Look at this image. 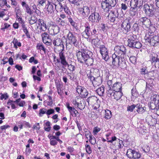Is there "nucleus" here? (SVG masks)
I'll list each match as a JSON object with an SVG mask.
<instances>
[{
    "instance_id": "1",
    "label": "nucleus",
    "mask_w": 159,
    "mask_h": 159,
    "mask_svg": "<svg viewBox=\"0 0 159 159\" xmlns=\"http://www.w3.org/2000/svg\"><path fill=\"white\" fill-rule=\"evenodd\" d=\"M91 52L87 50L81 49L80 50H77L76 51V55L77 59L80 63H83L84 61L91 56L92 55Z\"/></svg>"
},
{
    "instance_id": "2",
    "label": "nucleus",
    "mask_w": 159,
    "mask_h": 159,
    "mask_svg": "<svg viewBox=\"0 0 159 159\" xmlns=\"http://www.w3.org/2000/svg\"><path fill=\"white\" fill-rule=\"evenodd\" d=\"M128 46L129 47L138 49L140 48L142 46V44L139 42L137 41L136 36L131 34L128 36Z\"/></svg>"
},
{
    "instance_id": "3",
    "label": "nucleus",
    "mask_w": 159,
    "mask_h": 159,
    "mask_svg": "<svg viewBox=\"0 0 159 159\" xmlns=\"http://www.w3.org/2000/svg\"><path fill=\"white\" fill-rule=\"evenodd\" d=\"M125 57H120L113 54L112 55V65L116 67L122 66V65L125 63Z\"/></svg>"
},
{
    "instance_id": "4",
    "label": "nucleus",
    "mask_w": 159,
    "mask_h": 159,
    "mask_svg": "<svg viewBox=\"0 0 159 159\" xmlns=\"http://www.w3.org/2000/svg\"><path fill=\"white\" fill-rule=\"evenodd\" d=\"M116 0H105L101 3V7L104 11L107 12L116 4Z\"/></svg>"
},
{
    "instance_id": "5",
    "label": "nucleus",
    "mask_w": 159,
    "mask_h": 159,
    "mask_svg": "<svg viewBox=\"0 0 159 159\" xmlns=\"http://www.w3.org/2000/svg\"><path fill=\"white\" fill-rule=\"evenodd\" d=\"M144 39L146 42H148L152 46H154L159 41L158 36L154 35L151 33H148L146 34Z\"/></svg>"
},
{
    "instance_id": "6",
    "label": "nucleus",
    "mask_w": 159,
    "mask_h": 159,
    "mask_svg": "<svg viewBox=\"0 0 159 159\" xmlns=\"http://www.w3.org/2000/svg\"><path fill=\"white\" fill-rule=\"evenodd\" d=\"M143 9L146 16L148 17H152L154 15V9L152 4H144Z\"/></svg>"
},
{
    "instance_id": "7",
    "label": "nucleus",
    "mask_w": 159,
    "mask_h": 159,
    "mask_svg": "<svg viewBox=\"0 0 159 159\" xmlns=\"http://www.w3.org/2000/svg\"><path fill=\"white\" fill-rule=\"evenodd\" d=\"M87 101L88 102L89 104H90L93 107L94 109H96L99 107L100 101L95 96L89 97L87 99Z\"/></svg>"
},
{
    "instance_id": "8",
    "label": "nucleus",
    "mask_w": 159,
    "mask_h": 159,
    "mask_svg": "<svg viewBox=\"0 0 159 159\" xmlns=\"http://www.w3.org/2000/svg\"><path fill=\"white\" fill-rule=\"evenodd\" d=\"M115 52L116 55H119V56L122 57L126 58V50L125 47L123 45L116 46L114 48Z\"/></svg>"
},
{
    "instance_id": "9",
    "label": "nucleus",
    "mask_w": 159,
    "mask_h": 159,
    "mask_svg": "<svg viewBox=\"0 0 159 159\" xmlns=\"http://www.w3.org/2000/svg\"><path fill=\"white\" fill-rule=\"evenodd\" d=\"M88 78L92 82L93 86L97 87L100 85L102 82V80L101 77L98 76L94 78L91 74H87Z\"/></svg>"
},
{
    "instance_id": "10",
    "label": "nucleus",
    "mask_w": 159,
    "mask_h": 159,
    "mask_svg": "<svg viewBox=\"0 0 159 159\" xmlns=\"http://www.w3.org/2000/svg\"><path fill=\"white\" fill-rule=\"evenodd\" d=\"M143 4L142 0H131L130 2L131 5H132L134 7H131L130 9V14L131 16H134L135 13L133 12V10L135 8L137 7H140Z\"/></svg>"
},
{
    "instance_id": "11",
    "label": "nucleus",
    "mask_w": 159,
    "mask_h": 159,
    "mask_svg": "<svg viewBox=\"0 0 159 159\" xmlns=\"http://www.w3.org/2000/svg\"><path fill=\"white\" fill-rule=\"evenodd\" d=\"M126 155L130 158H139L141 156V154L139 152L131 149L127 150Z\"/></svg>"
},
{
    "instance_id": "12",
    "label": "nucleus",
    "mask_w": 159,
    "mask_h": 159,
    "mask_svg": "<svg viewBox=\"0 0 159 159\" xmlns=\"http://www.w3.org/2000/svg\"><path fill=\"white\" fill-rule=\"evenodd\" d=\"M67 41L70 44H73L75 46H77L78 44L76 38L74 34L71 32H69L67 34Z\"/></svg>"
},
{
    "instance_id": "13",
    "label": "nucleus",
    "mask_w": 159,
    "mask_h": 159,
    "mask_svg": "<svg viewBox=\"0 0 159 159\" xmlns=\"http://www.w3.org/2000/svg\"><path fill=\"white\" fill-rule=\"evenodd\" d=\"M151 102L150 104V107L152 109L156 108V106L159 103V96L156 94H154L151 98Z\"/></svg>"
},
{
    "instance_id": "14",
    "label": "nucleus",
    "mask_w": 159,
    "mask_h": 159,
    "mask_svg": "<svg viewBox=\"0 0 159 159\" xmlns=\"http://www.w3.org/2000/svg\"><path fill=\"white\" fill-rule=\"evenodd\" d=\"M115 141V143L114 145L116 148H121L122 144H123V141L119 139H117L115 136H113L111 137V139L109 140V139H107V142L110 143H113V142Z\"/></svg>"
},
{
    "instance_id": "15",
    "label": "nucleus",
    "mask_w": 159,
    "mask_h": 159,
    "mask_svg": "<svg viewBox=\"0 0 159 159\" xmlns=\"http://www.w3.org/2000/svg\"><path fill=\"white\" fill-rule=\"evenodd\" d=\"M150 60L152 65L156 68L159 67V60L157 54L155 53L152 54L150 56Z\"/></svg>"
},
{
    "instance_id": "16",
    "label": "nucleus",
    "mask_w": 159,
    "mask_h": 159,
    "mask_svg": "<svg viewBox=\"0 0 159 159\" xmlns=\"http://www.w3.org/2000/svg\"><path fill=\"white\" fill-rule=\"evenodd\" d=\"M59 57L60 58V62L62 65L61 67V70L64 71L65 67L67 66L68 65V63L66 60V57L62 51L60 52L59 53Z\"/></svg>"
},
{
    "instance_id": "17",
    "label": "nucleus",
    "mask_w": 159,
    "mask_h": 159,
    "mask_svg": "<svg viewBox=\"0 0 159 159\" xmlns=\"http://www.w3.org/2000/svg\"><path fill=\"white\" fill-rule=\"evenodd\" d=\"M53 44L55 47L54 48H59V51H63L64 50V46L62 43L61 40L58 38H55L52 41Z\"/></svg>"
},
{
    "instance_id": "18",
    "label": "nucleus",
    "mask_w": 159,
    "mask_h": 159,
    "mask_svg": "<svg viewBox=\"0 0 159 159\" xmlns=\"http://www.w3.org/2000/svg\"><path fill=\"white\" fill-rule=\"evenodd\" d=\"M100 48V53L102 55L103 58L106 61H107L109 58V56L107 49L103 45L101 46Z\"/></svg>"
},
{
    "instance_id": "19",
    "label": "nucleus",
    "mask_w": 159,
    "mask_h": 159,
    "mask_svg": "<svg viewBox=\"0 0 159 159\" xmlns=\"http://www.w3.org/2000/svg\"><path fill=\"white\" fill-rule=\"evenodd\" d=\"M121 27L125 33L128 32L130 29V26L129 20L126 19L124 20L121 25Z\"/></svg>"
},
{
    "instance_id": "20",
    "label": "nucleus",
    "mask_w": 159,
    "mask_h": 159,
    "mask_svg": "<svg viewBox=\"0 0 159 159\" xmlns=\"http://www.w3.org/2000/svg\"><path fill=\"white\" fill-rule=\"evenodd\" d=\"M41 36L44 43L48 46L51 45L52 40L47 33L45 32L43 33L42 34Z\"/></svg>"
},
{
    "instance_id": "21",
    "label": "nucleus",
    "mask_w": 159,
    "mask_h": 159,
    "mask_svg": "<svg viewBox=\"0 0 159 159\" xmlns=\"http://www.w3.org/2000/svg\"><path fill=\"white\" fill-rule=\"evenodd\" d=\"M89 19L92 22H98L101 19V17L97 12L92 13L89 17Z\"/></svg>"
},
{
    "instance_id": "22",
    "label": "nucleus",
    "mask_w": 159,
    "mask_h": 159,
    "mask_svg": "<svg viewBox=\"0 0 159 159\" xmlns=\"http://www.w3.org/2000/svg\"><path fill=\"white\" fill-rule=\"evenodd\" d=\"M79 11L81 15L84 17L87 16L90 13L89 8L87 6H84L80 8Z\"/></svg>"
},
{
    "instance_id": "23",
    "label": "nucleus",
    "mask_w": 159,
    "mask_h": 159,
    "mask_svg": "<svg viewBox=\"0 0 159 159\" xmlns=\"http://www.w3.org/2000/svg\"><path fill=\"white\" fill-rule=\"evenodd\" d=\"M77 91L83 98H86L88 94L87 89L83 87L78 86L77 88Z\"/></svg>"
},
{
    "instance_id": "24",
    "label": "nucleus",
    "mask_w": 159,
    "mask_h": 159,
    "mask_svg": "<svg viewBox=\"0 0 159 159\" xmlns=\"http://www.w3.org/2000/svg\"><path fill=\"white\" fill-rule=\"evenodd\" d=\"M139 21L141 24L146 26H150L151 25V23L150 19L146 17L140 18L139 19Z\"/></svg>"
},
{
    "instance_id": "25",
    "label": "nucleus",
    "mask_w": 159,
    "mask_h": 159,
    "mask_svg": "<svg viewBox=\"0 0 159 159\" xmlns=\"http://www.w3.org/2000/svg\"><path fill=\"white\" fill-rule=\"evenodd\" d=\"M14 12L16 16L17 19L20 23H22L23 21L21 17L22 15V11L20 7H17L14 9Z\"/></svg>"
},
{
    "instance_id": "26",
    "label": "nucleus",
    "mask_w": 159,
    "mask_h": 159,
    "mask_svg": "<svg viewBox=\"0 0 159 159\" xmlns=\"http://www.w3.org/2000/svg\"><path fill=\"white\" fill-rule=\"evenodd\" d=\"M54 3L52 2H48V3L45 7V9L47 11L48 14H51L53 13L54 11Z\"/></svg>"
},
{
    "instance_id": "27",
    "label": "nucleus",
    "mask_w": 159,
    "mask_h": 159,
    "mask_svg": "<svg viewBox=\"0 0 159 159\" xmlns=\"http://www.w3.org/2000/svg\"><path fill=\"white\" fill-rule=\"evenodd\" d=\"M81 99L80 98L76 97L73 100L72 103L75 106H77L79 109L82 110L84 107L82 105L81 103H80Z\"/></svg>"
},
{
    "instance_id": "28",
    "label": "nucleus",
    "mask_w": 159,
    "mask_h": 159,
    "mask_svg": "<svg viewBox=\"0 0 159 159\" xmlns=\"http://www.w3.org/2000/svg\"><path fill=\"white\" fill-rule=\"evenodd\" d=\"M22 6L25 8V9L26 12L31 15L32 14V11H31V8H30L29 5L24 1H22L21 3Z\"/></svg>"
},
{
    "instance_id": "29",
    "label": "nucleus",
    "mask_w": 159,
    "mask_h": 159,
    "mask_svg": "<svg viewBox=\"0 0 159 159\" xmlns=\"http://www.w3.org/2000/svg\"><path fill=\"white\" fill-rule=\"evenodd\" d=\"M38 24L39 26L40 27L39 29L41 31H44L46 30L47 26L46 24L43 21V20L39 19L38 20Z\"/></svg>"
},
{
    "instance_id": "30",
    "label": "nucleus",
    "mask_w": 159,
    "mask_h": 159,
    "mask_svg": "<svg viewBox=\"0 0 159 159\" xmlns=\"http://www.w3.org/2000/svg\"><path fill=\"white\" fill-rule=\"evenodd\" d=\"M83 35L85 38H87L90 36L93 33L90 30L89 27L88 26L86 27L83 33Z\"/></svg>"
},
{
    "instance_id": "31",
    "label": "nucleus",
    "mask_w": 159,
    "mask_h": 159,
    "mask_svg": "<svg viewBox=\"0 0 159 159\" xmlns=\"http://www.w3.org/2000/svg\"><path fill=\"white\" fill-rule=\"evenodd\" d=\"M55 9L57 11H61L63 9V6L61 3L59 1H56L54 3Z\"/></svg>"
},
{
    "instance_id": "32",
    "label": "nucleus",
    "mask_w": 159,
    "mask_h": 159,
    "mask_svg": "<svg viewBox=\"0 0 159 159\" xmlns=\"http://www.w3.org/2000/svg\"><path fill=\"white\" fill-rule=\"evenodd\" d=\"M122 84L119 82H116L113 84V90L115 91H121L122 88Z\"/></svg>"
},
{
    "instance_id": "33",
    "label": "nucleus",
    "mask_w": 159,
    "mask_h": 159,
    "mask_svg": "<svg viewBox=\"0 0 159 159\" xmlns=\"http://www.w3.org/2000/svg\"><path fill=\"white\" fill-rule=\"evenodd\" d=\"M136 110L139 113L142 114L144 113L146 109L144 107H142L141 105L138 104L136 105Z\"/></svg>"
},
{
    "instance_id": "34",
    "label": "nucleus",
    "mask_w": 159,
    "mask_h": 159,
    "mask_svg": "<svg viewBox=\"0 0 159 159\" xmlns=\"http://www.w3.org/2000/svg\"><path fill=\"white\" fill-rule=\"evenodd\" d=\"M122 94L121 91H115L113 94L114 99L117 100L119 99L122 96Z\"/></svg>"
},
{
    "instance_id": "35",
    "label": "nucleus",
    "mask_w": 159,
    "mask_h": 159,
    "mask_svg": "<svg viewBox=\"0 0 159 159\" xmlns=\"http://www.w3.org/2000/svg\"><path fill=\"white\" fill-rule=\"evenodd\" d=\"M28 20L30 24L32 25L36 22L37 18L34 15H32L28 19Z\"/></svg>"
},
{
    "instance_id": "36",
    "label": "nucleus",
    "mask_w": 159,
    "mask_h": 159,
    "mask_svg": "<svg viewBox=\"0 0 159 159\" xmlns=\"http://www.w3.org/2000/svg\"><path fill=\"white\" fill-rule=\"evenodd\" d=\"M104 87L102 86L96 90L97 93L100 96H102L104 93Z\"/></svg>"
},
{
    "instance_id": "37",
    "label": "nucleus",
    "mask_w": 159,
    "mask_h": 159,
    "mask_svg": "<svg viewBox=\"0 0 159 159\" xmlns=\"http://www.w3.org/2000/svg\"><path fill=\"white\" fill-rule=\"evenodd\" d=\"M93 58L91 57V56L86 59L85 61H84V62H85L88 66H91L93 64Z\"/></svg>"
},
{
    "instance_id": "38",
    "label": "nucleus",
    "mask_w": 159,
    "mask_h": 159,
    "mask_svg": "<svg viewBox=\"0 0 159 159\" xmlns=\"http://www.w3.org/2000/svg\"><path fill=\"white\" fill-rule=\"evenodd\" d=\"M31 8V10L32 11V14L34 12L35 13L38 15H40L41 12L39 10L37 9L36 5L34 4L32 5Z\"/></svg>"
},
{
    "instance_id": "39",
    "label": "nucleus",
    "mask_w": 159,
    "mask_h": 159,
    "mask_svg": "<svg viewBox=\"0 0 159 159\" xmlns=\"http://www.w3.org/2000/svg\"><path fill=\"white\" fill-rule=\"evenodd\" d=\"M104 112L105 113L104 118L106 120L110 119L111 117V111L109 110H105Z\"/></svg>"
},
{
    "instance_id": "40",
    "label": "nucleus",
    "mask_w": 159,
    "mask_h": 159,
    "mask_svg": "<svg viewBox=\"0 0 159 159\" xmlns=\"http://www.w3.org/2000/svg\"><path fill=\"white\" fill-rule=\"evenodd\" d=\"M14 102L16 103L18 105L21 107H23L25 104V102L24 101H21L20 98L16 100L15 101H14Z\"/></svg>"
},
{
    "instance_id": "41",
    "label": "nucleus",
    "mask_w": 159,
    "mask_h": 159,
    "mask_svg": "<svg viewBox=\"0 0 159 159\" xmlns=\"http://www.w3.org/2000/svg\"><path fill=\"white\" fill-rule=\"evenodd\" d=\"M12 43L14 45V47L16 49L17 48V46L20 47L21 46V43L20 42H18L17 39L15 38H14Z\"/></svg>"
},
{
    "instance_id": "42",
    "label": "nucleus",
    "mask_w": 159,
    "mask_h": 159,
    "mask_svg": "<svg viewBox=\"0 0 159 159\" xmlns=\"http://www.w3.org/2000/svg\"><path fill=\"white\" fill-rule=\"evenodd\" d=\"M46 0H39L38 2L37 6L39 7H44L46 6Z\"/></svg>"
},
{
    "instance_id": "43",
    "label": "nucleus",
    "mask_w": 159,
    "mask_h": 159,
    "mask_svg": "<svg viewBox=\"0 0 159 159\" xmlns=\"http://www.w3.org/2000/svg\"><path fill=\"white\" fill-rule=\"evenodd\" d=\"M100 40L98 38L93 39L92 41V43L96 47H98L100 44Z\"/></svg>"
},
{
    "instance_id": "44",
    "label": "nucleus",
    "mask_w": 159,
    "mask_h": 159,
    "mask_svg": "<svg viewBox=\"0 0 159 159\" xmlns=\"http://www.w3.org/2000/svg\"><path fill=\"white\" fill-rule=\"evenodd\" d=\"M44 126L45 130L48 132L51 129L50 123L49 121H48L44 124Z\"/></svg>"
},
{
    "instance_id": "45",
    "label": "nucleus",
    "mask_w": 159,
    "mask_h": 159,
    "mask_svg": "<svg viewBox=\"0 0 159 159\" xmlns=\"http://www.w3.org/2000/svg\"><path fill=\"white\" fill-rule=\"evenodd\" d=\"M18 124H22L23 125V127L24 126L25 127H29L30 128V124L28 123L25 121H20L18 122Z\"/></svg>"
},
{
    "instance_id": "46",
    "label": "nucleus",
    "mask_w": 159,
    "mask_h": 159,
    "mask_svg": "<svg viewBox=\"0 0 159 159\" xmlns=\"http://www.w3.org/2000/svg\"><path fill=\"white\" fill-rule=\"evenodd\" d=\"M11 1V5L13 6V7L15 9L17 8L18 7H19L20 5L17 2L16 0H10Z\"/></svg>"
},
{
    "instance_id": "47",
    "label": "nucleus",
    "mask_w": 159,
    "mask_h": 159,
    "mask_svg": "<svg viewBox=\"0 0 159 159\" xmlns=\"http://www.w3.org/2000/svg\"><path fill=\"white\" fill-rule=\"evenodd\" d=\"M44 114H46V109L43 108L40 109L39 116H42Z\"/></svg>"
},
{
    "instance_id": "48",
    "label": "nucleus",
    "mask_w": 159,
    "mask_h": 159,
    "mask_svg": "<svg viewBox=\"0 0 159 159\" xmlns=\"http://www.w3.org/2000/svg\"><path fill=\"white\" fill-rule=\"evenodd\" d=\"M153 86V84L151 83V84L148 83V82H146V91H152V89L151 87H152Z\"/></svg>"
},
{
    "instance_id": "49",
    "label": "nucleus",
    "mask_w": 159,
    "mask_h": 159,
    "mask_svg": "<svg viewBox=\"0 0 159 159\" xmlns=\"http://www.w3.org/2000/svg\"><path fill=\"white\" fill-rule=\"evenodd\" d=\"M14 101L11 100H9L7 102L8 105H11V108L12 109H15L16 108L15 104H14L15 103L14 102Z\"/></svg>"
},
{
    "instance_id": "50",
    "label": "nucleus",
    "mask_w": 159,
    "mask_h": 159,
    "mask_svg": "<svg viewBox=\"0 0 159 159\" xmlns=\"http://www.w3.org/2000/svg\"><path fill=\"white\" fill-rule=\"evenodd\" d=\"M128 3L124 2V3H122L121 4V8L122 10L125 11L128 7Z\"/></svg>"
},
{
    "instance_id": "51",
    "label": "nucleus",
    "mask_w": 159,
    "mask_h": 159,
    "mask_svg": "<svg viewBox=\"0 0 159 159\" xmlns=\"http://www.w3.org/2000/svg\"><path fill=\"white\" fill-rule=\"evenodd\" d=\"M149 73L148 72L146 67H143L141 69V74L142 75H146Z\"/></svg>"
},
{
    "instance_id": "52",
    "label": "nucleus",
    "mask_w": 159,
    "mask_h": 159,
    "mask_svg": "<svg viewBox=\"0 0 159 159\" xmlns=\"http://www.w3.org/2000/svg\"><path fill=\"white\" fill-rule=\"evenodd\" d=\"M37 48L38 49L40 50H43L44 53H45V48L44 47L42 44H38L37 45Z\"/></svg>"
},
{
    "instance_id": "53",
    "label": "nucleus",
    "mask_w": 159,
    "mask_h": 159,
    "mask_svg": "<svg viewBox=\"0 0 159 159\" xmlns=\"http://www.w3.org/2000/svg\"><path fill=\"white\" fill-rule=\"evenodd\" d=\"M89 142L92 145L95 144L96 143V140L95 137L92 135L89 139Z\"/></svg>"
},
{
    "instance_id": "54",
    "label": "nucleus",
    "mask_w": 159,
    "mask_h": 159,
    "mask_svg": "<svg viewBox=\"0 0 159 159\" xmlns=\"http://www.w3.org/2000/svg\"><path fill=\"white\" fill-rule=\"evenodd\" d=\"M131 94L132 96L136 97L138 95V92L136 91V89H133L131 90Z\"/></svg>"
},
{
    "instance_id": "55",
    "label": "nucleus",
    "mask_w": 159,
    "mask_h": 159,
    "mask_svg": "<svg viewBox=\"0 0 159 159\" xmlns=\"http://www.w3.org/2000/svg\"><path fill=\"white\" fill-rule=\"evenodd\" d=\"M55 112L54 110L53 109H50L48 110L46 109V115L49 116L52 114H54Z\"/></svg>"
},
{
    "instance_id": "56",
    "label": "nucleus",
    "mask_w": 159,
    "mask_h": 159,
    "mask_svg": "<svg viewBox=\"0 0 159 159\" xmlns=\"http://www.w3.org/2000/svg\"><path fill=\"white\" fill-rule=\"evenodd\" d=\"M0 95H1L0 98L2 100L3 99L6 100L8 97V96L7 93L4 94H2L1 93L0 94Z\"/></svg>"
},
{
    "instance_id": "57",
    "label": "nucleus",
    "mask_w": 159,
    "mask_h": 159,
    "mask_svg": "<svg viewBox=\"0 0 159 159\" xmlns=\"http://www.w3.org/2000/svg\"><path fill=\"white\" fill-rule=\"evenodd\" d=\"M136 105L133 104L131 106H128L127 108V110L128 111H130V112L132 111L136 107Z\"/></svg>"
},
{
    "instance_id": "58",
    "label": "nucleus",
    "mask_w": 159,
    "mask_h": 159,
    "mask_svg": "<svg viewBox=\"0 0 159 159\" xmlns=\"http://www.w3.org/2000/svg\"><path fill=\"white\" fill-rule=\"evenodd\" d=\"M86 150V152L89 154H90L92 152L91 148L89 145H85Z\"/></svg>"
},
{
    "instance_id": "59",
    "label": "nucleus",
    "mask_w": 159,
    "mask_h": 159,
    "mask_svg": "<svg viewBox=\"0 0 159 159\" xmlns=\"http://www.w3.org/2000/svg\"><path fill=\"white\" fill-rule=\"evenodd\" d=\"M53 30L54 33L57 34L59 31V28L57 25H55L53 27Z\"/></svg>"
},
{
    "instance_id": "60",
    "label": "nucleus",
    "mask_w": 159,
    "mask_h": 159,
    "mask_svg": "<svg viewBox=\"0 0 159 159\" xmlns=\"http://www.w3.org/2000/svg\"><path fill=\"white\" fill-rule=\"evenodd\" d=\"M10 26V25L5 23L4 24L3 27H2L1 29L4 31L5 29H7Z\"/></svg>"
},
{
    "instance_id": "61",
    "label": "nucleus",
    "mask_w": 159,
    "mask_h": 159,
    "mask_svg": "<svg viewBox=\"0 0 159 159\" xmlns=\"http://www.w3.org/2000/svg\"><path fill=\"white\" fill-rule=\"evenodd\" d=\"M68 20L69 22H70V24L74 27L76 26V23L71 18H68Z\"/></svg>"
},
{
    "instance_id": "62",
    "label": "nucleus",
    "mask_w": 159,
    "mask_h": 159,
    "mask_svg": "<svg viewBox=\"0 0 159 159\" xmlns=\"http://www.w3.org/2000/svg\"><path fill=\"white\" fill-rule=\"evenodd\" d=\"M143 151L145 152H148L150 150V148L148 146H146L143 148Z\"/></svg>"
},
{
    "instance_id": "63",
    "label": "nucleus",
    "mask_w": 159,
    "mask_h": 159,
    "mask_svg": "<svg viewBox=\"0 0 159 159\" xmlns=\"http://www.w3.org/2000/svg\"><path fill=\"white\" fill-rule=\"evenodd\" d=\"M64 11L67 14L69 15L71 13L70 10H69L68 8L66 6H65L63 7Z\"/></svg>"
},
{
    "instance_id": "64",
    "label": "nucleus",
    "mask_w": 159,
    "mask_h": 159,
    "mask_svg": "<svg viewBox=\"0 0 159 159\" xmlns=\"http://www.w3.org/2000/svg\"><path fill=\"white\" fill-rule=\"evenodd\" d=\"M85 135L86 138L88 139V138L89 139L93 135H92L89 131H88L86 132Z\"/></svg>"
}]
</instances>
